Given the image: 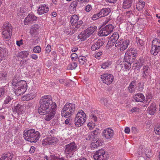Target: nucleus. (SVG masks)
<instances>
[{"label":"nucleus","mask_w":160,"mask_h":160,"mask_svg":"<svg viewBox=\"0 0 160 160\" xmlns=\"http://www.w3.org/2000/svg\"><path fill=\"white\" fill-rule=\"evenodd\" d=\"M56 107V103L52 100L50 97L45 96L41 99L38 112L41 115H46L44 119L46 121H48L54 116Z\"/></svg>","instance_id":"obj_1"},{"label":"nucleus","mask_w":160,"mask_h":160,"mask_svg":"<svg viewBox=\"0 0 160 160\" xmlns=\"http://www.w3.org/2000/svg\"><path fill=\"white\" fill-rule=\"evenodd\" d=\"M12 84L14 92L17 96L23 94L27 90V83L24 80H20L15 77L12 80Z\"/></svg>","instance_id":"obj_2"},{"label":"nucleus","mask_w":160,"mask_h":160,"mask_svg":"<svg viewBox=\"0 0 160 160\" xmlns=\"http://www.w3.org/2000/svg\"><path fill=\"white\" fill-rule=\"evenodd\" d=\"M23 135L24 138L26 141L31 142H36L39 140L40 134L38 131L31 129L24 131Z\"/></svg>","instance_id":"obj_3"},{"label":"nucleus","mask_w":160,"mask_h":160,"mask_svg":"<svg viewBox=\"0 0 160 160\" xmlns=\"http://www.w3.org/2000/svg\"><path fill=\"white\" fill-rule=\"evenodd\" d=\"M79 18L78 15L74 14L70 18V23L72 25V29H68V31H64V33L67 34H72L75 32L80 28L83 23L82 20L78 21Z\"/></svg>","instance_id":"obj_4"},{"label":"nucleus","mask_w":160,"mask_h":160,"mask_svg":"<svg viewBox=\"0 0 160 160\" xmlns=\"http://www.w3.org/2000/svg\"><path fill=\"white\" fill-rule=\"evenodd\" d=\"M87 117L84 112L80 110L76 114L74 119V123L75 126L77 128L82 126L85 122Z\"/></svg>","instance_id":"obj_5"},{"label":"nucleus","mask_w":160,"mask_h":160,"mask_svg":"<svg viewBox=\"0 0 160 160\" xmlns=\"http://www.w3.org/2000/svg\"><path fill=\"white\" fill-rule=\"evenodd\" d=\"M75 109V105L74 103H66L61 112L62 116L65 117L71 116L74 113Z\"/></svg>","instance_id":"obj_6"},{"label":"nucleus","mask_w":160,"mask_h":160,"mask_svg":"<svg viewBox=\"0 0 160 160\" xmlns=\"http://www.w3.org/2000/svg\"><path fill=\"white\" fill-rule=\"evenodd\" d=\"M78 149L77 145L74 142L66 145L65 146V152L67 157L69 158L72 157Z\"/></svg>","instance_id":"obj_7"},{"label":"nucleus","mask_w":160,"mask_h":160,"mask_svg":"<svg viewBox=\"0 0 160 160\" xmlns=\"http://www.w3.org/2000/svg\"><path fill=\"white\" fill-rule=\"evenodd\" d=\"M137 53L135 50L133 49H130L128 50L125 53V59L127 63H132L134 62Z\"/></svg>","instance_id":"obj_8"},{"label":"nucleus","mask_w":160,"mask_h":160,"mask_svg":"<svg viewBox=\"0 0 160 160\" xmlns=\"http://www.w3.org/2000/svg\"><path fill=\"white\" fill-rule=\"evenodd\" d=\"M160 51V40L158 38H155L152 42L151 48V54L156 56Z\"/></svg>","instance_id":"obj_9"},{"label":"nucleus","mask_w":160,"mask_h":160,"mask_svg":"<svg viewBox=\"0 0 160 160\" xmlns=\"http://www.w3.org/2000/svg\"><path fill=\"white\" fill-rule=\"evenodd\" d=\"M114 28V27L111 24L106 25L102 28L98 32V35L100 36H106L111 33Z\"/></svg>","instance_id":"obj_10"},{"label":"nucleus","mask_w":160,"mask_h":160,"mask_svg":"<svg viewBox=\"0 0 160 160\" xmlns=\"http://www.w3.org/2000/svg\"><path fill=\"white\" fill-rule=\"evenodd\" d=\"M95 160H106L108 159V155L103 149H99L96 151L93 155Z\"/></svg>","instance_id":"obj_11"},{"label":"nucleus","mask_w":160,"mask_h":160,"mask_svg":"<svg viewBox=\"0 0 160 160\" xmlns=\"http://www.w3.org/2000/svg\"><path fill=\"white\" fill-rule=\"evenodd\" d=\"M129 41L128 40H124L120 38L115 43V46L120 48L121 51L125 50L129 45Z\"/></svg>","instance_id":"obj_12"},{"label":"nucleus","mask_w":160,"mask_h":160,"mask_svg":"<svg viewBox=\"0 0 160 160\" xmlns=\"http://www.w3.org/2000/svg\"><path fill=\"white\" fill-rule=\"evenodd\" d=\"M101 78L102 82L108 85L112 83L114 79L112 75L106 73L102 75Z\"/></svg>","instance_id":"obj_13"},{"label":"nucleus","mask_w":160,"mask_h":160,"mask_svg":"<svg viewBox=\"0 0 160 160\" xmlns=\"http://www.w3.org/2000/svg\"><path fill=\"white\" fill-rule=\"evenodd\" d=\"M102 134V136L106 139L110 140L113 136L114 131L111 128H107L103 130Z\"/></svg>","instance_id":"obj_14"},{"label":"nucleus","mask_w":160,"mask_h":160,"mask_svg":"<svg viewBox=\"0 0 160 160\" xmlns=\"http://www.w3.org/2000/svg\"><path fill=\"white\" fill-rule=\"evenodd\" d=\"M142 77L145 79L151 78V71L148 65H145L143 66L142 70Z\"/></svg>","instance_id":"obj_15"},{"label":"nucleus","mask_w":160,"mask_h":160,"mask_svg":"<svg viewBox=\"0 0 160 160\" xmlns=\"http://www.w3.org/2000/svg\"><path fill=\"white\" fill-rule=\"evenodd\" d=\"M38 19L37 17L33 14H29L25 18L24 20V24L28 25L32 23L33 22L36 21Z\"/></svg>","instance_id":"obj_16"},{"label":"nucleus","mask_w":160,"mask_h":160,"mask_svg":"<svg viewBox=\"0 0 160 160\" xmlns=\"http://www.w3.org/2000/svg\"><path fill=\"white\" fill-rule=\"evenodd\" d=\"M49 10L48 6L45 4H41L38 9L37 13L39 15L46 13Z\"/></svg>","instance_id":"obj_17"},{"label":"nucleus","mask_w":160,"mask_h":160,"mask_svg":"<svg viewBox=\"0 0 160 160\" xmlns=\"http://www.w3.org/2000/svg\"><path fill=\"white\" fill-rule=\"evenodd\" d=\"M12 34V30H3L2 32V37L5 41L9 40Z\"/></svg>","instance_id":"obj_18"},{"label":"nucleus","mask_w":160,"mask_h":160,"mask_svg":"<svg viewBox=\"0 0 160 160\" xmlns=\"http://www.w3.org/2000/svg\"><path fill=\"white\" fill-rule=\"evenodd\" d=\"M24 106L18 104L13 108V111L17 112L18 114H21L24 112Z\"/></svg>","instance_id":"obj_19"},{"label":"nucleus","mask_w":160,"mask_h":160,"mask_svg":"<svg viewBox=\"0 0 160 160\" xmlns=\"http://www.w3.org/2000/svg\"><path fill=\"white\" fill-rule=\"evenodd\" d=\"M134 100L137 102H142L145 100V97L142 93H138L133 96Z\"/></svg>","instance_id":"obj_20"},{"label":"nucleus","mask_w":160,"mask_h":160,"mask_svg":"<svg viewBox=\"0 0 160 160\" xmlns=\"http://www.w3.org/2000/svg\"><path fill=\"white\" fill-rule=\"evenodd\" d=\"M29 54L28 51H22L18 53L15 57V58L17 60L18 57H20L22 58V59H23L28 58Z\"/></svg>","instance_id":"obj_21"},{"label":"nucleus","mask_w":160,"mask_h":160,"mask_svg":"<svg viewBox=\"0 0 160 160\" xmlns=\"http://www.w3.org/2000/svg\"><path fill=\"white\" fill-rule=\"evenodd\" d=\"M103 44V41L101 40H98L97 42L94 44H93L91 47V49L92 51H95L100 48L102 46Z\"/></svg>","instance_id":"obj_22"},{"label":"nucleus","mask_w":160,"mask_h":160,"mask_svg":"<svg viewBox=\"0 0 160 160\" xmlns=\"http://www.w3.org/2000/svg\"><path fill=\"white\" fill-rule=\"evenodd\" d=\"M13 157V154L12 152H8L3 154L0 160H12Z\"/></svg>","instance_id":"obj_23"},{"label":"nucleus","mask_w":160,"mask_h":160,"mask_svg":"<svg viewBox=\"0 0 160 160\" xmlns=\"http://www.w3.org/2000/svg\"><path fill=\"white\" fill-rule=\"evenodd\" d=\"M38 28V24H34L32 26L30 31V33L32 36L35 37L36 36Z\"/></svg>","instance_id":"obj_24"},{"label":"nucleus","mask_w":160,"mask_h":160,"mask_svg":"<svg viewBox=\"0 0 160 160\" xmlns=\"http://www.w3.org/2000/svg\"><path fill=\"white\" fill-rule=\"evenodd\" d=\"M111 12L109 8H105L102 9L99 12L101 17H105L109 14Z\"/></svg>","instance_id":"obj_25"},{"label":"nucleus","mask_w":160,"mask_h":160,"mask_svg":"<svg viewBox=\"0 0 160 160\" xmlns=\"http://www.w3.org/2000/svg\"><path fill=\"white\" fill-rule=\"evenodd\" d=\"M136 85V82L135 81H132L130 83L128 87V90L130 93H132L135 91Z\"/></svg>","instance_id":"obj_26"},{"label":"nucleus","mask_w":160,"mask_h":160,"mask_svg":"<svg viewBox=\"0 0 160 160\" xmlns=\"http://www.w3.org/2000/svg\"><path fill=\"white\" fill-rule=\"evenodd\" d=\"M101 144L100 140L98 138L95 139L91 143V148H98Z\"/></svg>","instance_id":"obj_27"},{"label":"nucleus","mask_w":160,"mask_h":160,"mask_svg":"<svg viewBox=\"0 0 160 160\" xmlns=\"http://www.w3.org/2000/svg\"><path fill=\"white\" fill-rule=\"evenodd\" d=\"M132 0H123L122 7L124 9L129 8L131 6Z\"/></svg>","instance_id":"obj_28"},{"label":"nucleus","mask_w":160,"mask_h":160,"mask_svg":"<svg viewBox=\"0 0 160 160\" xmlns=\"http://www.w3.org/2000/svg\"><path fill=\"white\" fill-rule=\"evenodd\" d=\"M156 104L155 103H152L151 104L150 106L148 108L147 111L149 114L150 115H153L155 112L156 108Z\"/></svg>","instance_id":"obj_29"},{"label":"nucleus","mask_w":160,"mask_h":160,"mask_svg":"<svg viewBox=\"0 0 160 160\" xmlns=\"http://www.w3.org/2000/svg\"><path fill=\"white\" fill-rule=\"evenodd\" d=\"M35 97V94L32 95L31 93L30 94H27L23 96L21 98V100L22 101H28L33 99Z\"/></svg>","instance_id":"obj_30"},{"label":"nucleus","mask_w":160,"mask_h":160,"mask_svg":"<svg viewBox=\"0 0 160 160\" xmlns=\"http://www.w3.org/2000/svg\"><path fill=\"white\" fill-rule=\"evenodd\" d=\"M145 2L143 1L139 0L136 5V8L138 11H141L145 6Z\"/></svg>","instance_id":"obj_31"},{"label":"nucleus","mask_w":160,"mask_h":160,"mask_svg":"<svg viewBox=\"0 0 160 160\" xmlns=\"http://www.w3.org/2000/svg\"><path fill=\"white\" fill-rule=\"evenodd\" d=\"M31 60L29 58H26L21 60L20 61V64L24 66H28Z\"/></svg>","instance_id":"obj_32"},{"label":"nucleus","mask_w":160,"mask_h":160,"mask_svg":"<svg viewBox=\"0 0 160 160\" xmlns=\"http://www.w3.org/2000/svg\"><path fill=\"white\" fill-rule=\"evenodd\" d=\"M3 30H12V27L8 22H6L4 23L2 27Z\"/></svg>","instance_id":"obj_33"},{"label":"nucleus","mask_w":160,"mask_h":160,"mask_svg":"<svg viewBox=\"0 0 160 160\" xmlns=\"http://www.w3.org/2000/svg\"><path fill=\"white\" fill-rule=\"evenodd\" d=\"M87 38H88L84 31L81 32L78 36V39H80L81 41H84Z\"/></svg>","instance_id":"obj_34"},{"label":"nucleus","mask_w":160,"mask_h":160,"mask_svg":"<svg viewBox=\"0 0 160 160\" xmlns=\"http://www.w3.org/2000/svg\"><path fill=\"white\" fill-rule=\"evenodd\" d=\"M136 42L139 48L140 49H142L143 48V45H144L143 41L138 38H137Z\"/></svg>","instance_id":"obj_35"},{"label":"nucleus","mask_w":160,"mask_h":160,"mask_svg":"<svg viewBox=\"0 0 160 160\" xmlns=\"http://www.w3.org/2000/svg\"><path fill=\"white\" fill-rule=\"evenodd\" d=\"M119 37L118 34L117 32H115L111 36L110 39L116 42L118 40Z\"/></svg>","instance_id":"obj_36"},{"label":"nucleus","mask_w":160,"mask_h":160,"mask_svg":"<svg viewBox=\"0 0 160 160\" xmlns=\"http://www.w3.org/2000/svg\"><path fill=\"white\" fill-rule=\"evenodd\" d=\"M142 66V64L140 63L138 61L136 60L134 62L132 67L135 69H139Z\"/></svg>","instance_id":"obj_37"},{"label":"nucleus","mask_w":160,"mask_h":160,"mask_svg":"<svg viewBox=\"0 0 160 160\" xmlns=\"http://www.w3.org/2000/svg\"><path fill=\"white\" fill-rule=\"evenodd\" d=\"M78 62L81 65L84 64L87 61L86 57L83 56H80L78 58Z\"/></svg>","instance_id":"obj_38"},{"label":"nucleus","mask_w":160,"mask_h":160,"mask_svg":"<svg viewBox=\"0 0 160 160\" xmlns=\"http://www.w3.org/2000/svg\"><path fill=\"white\" fill-rule=\"evenodd\" d=\"M48 139L50 145L55 144L58 141V139L56 137H48Z\"/></svg>","instance_id":"obj_39"},{"label":"nucleus","mask_w":160,"mask_h":160,"mask_svg":"<svg viewBox=\"0 0 160 160\" xmlns=\"http://www.w3.org/2000/svg\"><path fill=\"white\" fill-rule=\"evenodd\" d=\"M49 159L50 160H65L64 158H58L54 154L49 156Z\"/></svg>","instance_id":"obj_40"},{"label":"nucleus","mask_w":160,"mask_h":160,"mask_svg":"<svg viewBox=\"0 0 160 160\" xmlns=\"http://www.w3.org/2000/svg\"><path fill=\"white\" fill-rule=\"evenodd\" d=\"M77 67V64L76 62H73L71 63L68 66V68L69 69L72 70L75 69Z\"/></svg>","instance_id":"obj_41"},{"label":"nucleus","mask_w":160,"mask_h":160,"mask_svg":"<svg viewBox=\"0 0 160 160\" xmlns=\"http://www.w3.org/2000/svg\"><path fill=\"white\" fill-rule=\"evenodd\" d=\"M111 64L110 61H107L102 64L101 68L103 69H106L110 66Z\"/></svg>","instance_id":"obj_42"},{"label":"nucleus","mask_w":160,"mask_h":160,"mask_svg":"<svg viewBox=\"0 0 160 160\" xmlns=\"http://www.w3.org/2000/svg\"><path fill=\"white\" fill-rule=\"evenodd\" d=\"M97 27L95 26L90 27L87 29L92 34L97 30Z\"/></svg>","instance_id":"obj_43"},{"label":"nucleus","mask_w":160,"mask_h":160,"mask_svg":"<svg viewBox=\"0 0 160 160\" xmlns=\"http://www.w3.org/2000/svg\"><path fill=\"white\" fill-rule=\"evenodd\" d=\"M7 77V73L6 72H0V80H5Z\"/></svg>","instance_id":"obj_44"},{"label":"nucleus","mask_w":160,"mask_h":160,"mask_svg":"<svg viewBox=\"0 0 160 160\" xmlns=\"http://www.w3.org/2000/svg\"><path fill=\"white\" fill-rule=\"evenodd\" d=\"M0 55H2L3 57H4L5 56H8L6 50L1 47H0Z\"/></svg>","instance_id":"obj_45"},{"label":"nucleus","mask_w":160,"mask_h":160,"mask_svg":"<svg viewBox=\"0 0 160 160\" xmlns=\"http://www.w3.org/2000/svg\"><path fill=\"white\" fill-rule=\"evenodd\" d=\"M115 42L112 41L110 39L108 42L107 43V47L109 48H111L112 46H113L114 44H115Z\"/></svg>","instance_id":"obj_46"},{"label":"nucleus","mask_w":160,"mask_h":160,"mask_svg":"<svg viewBox=\"0 0 160 160\" xmlns=\"http://www.w3.org/2000/svg\"><path fill=\"white\" fill-rule=\"evenodd\" d=\"M42 143L43 145H50L48 137H47L43 140Z\"/></svg>","instance_id":"obj_47"},{"label":"nucleus","mask_w":160,"mask_h":160,"mask_svg":"<svg viewBox=\"0 0 160 160\" xmlns=\"http://www.w3.org/2000/svg\"><path fill=\"white\" fill-rule=\"evenodd\" d=\"M128 64H125L122 68L124 69L125 71H128L130 68L131 67V64L132 63H128Z\"/></svg>","instance_id":"obj_48"},{"label":"nucleus","mask_w":160,"mask_h":160,"mask_svg":"<svg viewBox=\"0 0 160 160\" xmlns=\"http://www.w3.org/2000/svg\"><path fill=\"white\" fill-rule=\"evenodd\" d=\"M154 131L156 134H160V125L155 126L154 128Z\"/></svg>","instance_id":"obj_49"},{"label":"nucleus","mask_w":160,"mask_h":160,"mask_svg":"<svg viewBox=\"0 0 160 160\" xmlns=\"http://www.w3.org/2000/svg\"><path fill=\"white\" fill-rule=\"evenodd\" d=\"M33 51L36 53H39L41 51V48L39 46H36L33 48Z\"/></svg>","instance_id":"obj_50"},{"label":"nucleus","mask_w":160,"mask_h":160,"mask_svg":"<svg viewBox=\"0 0 160 160\" xmlns=\"http://www.w3.org/2000/svg\"><path fill=\"white\" fill-rule=\"evenodd\" d=\"M101 17V16L98 12L93 15L92 17L91 18L93 20H95Z\"/></svg>","instance_id":"obj_51"},{"label":"nucleus","mask_w":160,"mask_h":160,"mask_svg":"<svg viewBox=\"0 0 160 160\" xmlns=\"http://www.w3.org/2000/svg\"><path fill=\"white\" fill-rule=\"evenodd\" d=\"M87 125L90 129L92 130L94 128L95 124L92 122H90L88 123Z\"/></svg>","instance_id":"obj_52"},{"label":"nucleus","mask_w":160,"mask_h":160,"mask_svg":"<svg viewBox=\"0 0 160 160\" xmlns=\"http://www.w3.org/2000/svg\"><path fill=\"white\" fill-rule=\"evenodd\" d=\"M70 57L72 60L75 61L78 58V56L76 53H73L71 54Z\"/></svg>","instance_id":"obj_53"},{"label":"nucleus","mask_w":160,"mask_h":160,"mask_svg":"<svg viewBox=\"0 0 160 160\" xmlns=\"http://www.w3.org/2000/svg\"><path fill=\"white\" fill-rule=\"evenodd\" d=\"M99 129L94 130L91 132V135L92 136V137L94 138L95 137V136L98 134L99 132Z\"/></svg>","instance_id":"obj_54"},{"label":"nucleus","mask_w":160,"mask_h":160,"mask_svg":"<svg viewBox=\"0 0 160 160\" xmlns=\"http://www.w3.org/2000/svg\"><path fill=\"white\" fill-rule=\"evenodd\" d=\"M92 9V7L89 4H88L85 7V10L87 12H89Z\"/></svg>","instance_id":"obj_55"},{"label":"nucleus","mask_w":160,"mask_h":160,"mask_svg":"<svg viewBox=\"0 0 160 160\" xmlns=\"http://www.w3.org/2000/svg\"><path fill=\"white\" fill-rule=\"evenodd\" d=\"M100 101L103 104L105 105L108 106V103L107 99L102 98L101 99Z\"/></svg>","instance_id":"obj_56"},{"label":"nucleus","mask_w":160,"mask_h":160,"mask_svg":"<svg viewBox=\"0 0 160 160\" xmlns=\"http://www.w3.org/2000/svg\"><path fill=\"white\" fill-rule=\"evenodd\" d=\"M102 52H98L95 54V57L97 59L99 60L100 58V56L102 54Z\"/></svg>","instance_id":"obj_57"},{"label":"nucleus","mask_w":160,"mask_h":160,"mask_svg":"<svg viewBox=\"0 0 160 160\" xmlns=\"http://www.w3.org/2000/svg\"><path fill=\"white\" fill-rule=\"evenodd\" d=\"M12 98L8 96L4 101L3 104H8L9 102L12 99Z\"/></svg>","instance_id":"obj_58"},{"label":"nucleus","mask_w":160,"mask_h":160,"mask_svg":"<svg viewBox=\"0 0 160 160\" xmlns=\"http://www.w3.org/2000/svg\"><path fill=\"white\" fill-rule=\"evenodd\" d=\"M78 5V2L77 1H74L72 2L71 4V6L73 8H76Z\"/></svg>","instance_id":"obj_59"},{"label":"nucleus","mask_w":160,"mask_h":160,"mask_svg":"<svg viewBox=\"0 0 160 160\" xmlns=\"http://www.w3.org/2000/svg\"><path fill=\"white\" fill-rule=\"evenodd\" d=\"M51 46L48 44L46 47L45 49V51L46 52H51Z\"/></svg>","instance_id":"obj_60"},{"label":"nucleus","mask_w":160,"mask_h":160,"mask_svg":"<svg viewBox=\"0 0 160 160\" xmlns=\"http://www.w3.org/2000/svg\"><path fill=\"white\" fill-rule=\"evenodd\" d=\"M23 44V40L21 39L19 41H17L16 44L19 47H20L21 45Z\"/></svg>","instance_id":"obj_61"},{"label":"nucleus","mask_w":160,"mask_h":160,"mask_svg":"<svg viewBox=\"0 0 160 160\" xmlns=\"http://www.w3.org/2000/svg\"><path fill=\"white\" fill-rule=\"evenodd\" d=\"M4 93V89L3 88H0V97L3 96Z\"/></svg>","instance_id":"obj_62"},{"label":"nucleus","mask_w":160,"mask_h":160,"mask_svg":"<svg viewBox=\"0 0 160 160\" xmlns=\"http://www.w3.org/2000/svg\"><path fill=\"white\" fill-rule=\"evenodd\" d=\"M24 12V11L23 10L21 9L20 11H19V12L18 13L17 15L19 17L20 16L23 15V13Z\"/></svg>","instance_id":"obj_63"},{"label":"nucleus","mask_w":160,"mask_h":160,"mask_svg":"<svg viewBox=\"0 0 160 160\" xmlns=\"http://www.w3.org/2000/svg\"><path fill=\"white\" fill-rule=\"evenodd\" d=\"M30 57L31 58L34 60H37L38 58V56L35 54H31L30 55Z\"/></svg>","instance_id":"obj_64"}]
</instances>
